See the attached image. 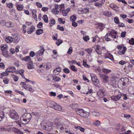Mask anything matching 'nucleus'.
Masks as SVG:
<instances>
[{"label": "nucleus", "instance_id": "nucleus-54", "mask_svg": "<svg viewBox=\"0 0 134 134\" xmlns=\"http://www.w3.org/2000/svg\"><path fill=\"white\" fill-rule=\"evenodd\" d=\"M9 81L8 79L7 78H4L3 82L5 84H7L8 83Z\"/></svg>", "mask_w": 134, "mask_h": 134}, {"label": "nucleus", "instance_id": "nucleus-28", "mask_svg": "<svg viewBox=\"0 0 134 134\" xmlns=\"http://www.w3.org/2000/svg\"><path fill=\"white\" fill-rule=\"evenodd\" d=\"M16 7L17 9L18 10L21 11L22 10L23 7L21 5L18 4H16Z\"/></svg>", "mask_w": 134, "mask_h": 134}, {"label": "nucleus", "instance_id": "nucleus-59", "mask_svg": "<svg viewBox=\"0 0 134 134\" xmlns=\"http://www.w3.org/2000/svg\"><path fill=\"white\" fill-rule=\"evenodd\" d=\"M53 40H57V37L58 36V34L55 33L54 34V35H53Z\"/></svg>", "mask_w": 134, "mask_h": 134}, {"label": "nucleus", "instance_id": "nucleus-19", "mask_svg": "<svg viewBox=\"0 0 134 134\" xmlns=\"http://www.w3.org/2000/svg\"><path fill=\"white\" fill-rule=\"evenodd\" d=\"M128 91L129 93L134 95V88L132 87H130L128 89Z\"/></svg>", "mask_w": 134, "mask_h": 134}, {"label": "nucleus", "instance_id": "nucleus-37", "mask_svg": "<svg viewBox=\"0 0 134 134\" xmlns=\"http://www.w3.org/2000/svg\"><path fill=\"white\" fill-rule=\"evenodd\" d=\"M94 83L96 86H99V82L98 80L97 79L94 82Z\"/></svg>", "mask_w": 134, "mask_h": 134}, {"label": "nucleus", "instance_id": "nucleus-5", "mask_svg": "<svg viewBox=\"0 0 134 134\" xmlns=\"http://www.w3.org/2000/svg\"><path fill=\"white\" fill-rule=\"evenodd\" d=\"M44 49L43 47H42L40 48V50L36 53V57H40L44 53Z\"/></svg>", "mask_w": 134, "mask_h": 134}, {"label": "nucleus", "instance_id": "nucleus-46", "mask_svg": "<svg viewBox=\"0 0 134 134\" xmlns=\"http://www.w3.org/2000/svg\"><path fill=\"white\" fill-rule=\"evenodd\" d=\"M93 49L91 48L89 49H86L85 50V51L87 52L88 53L90 54H91L92 52V51Z\"/></svg>", "mask_w": 134, "mask_h": 134}, {"label": "nucleus", "instance_id": "nucleus-35", "mask_svg": "<svg viewBox=\"0 0 134 134\" xmlns=\"http://www.w3.org/2000/svg\"><path fill=\"white\" fill-rule=\"evenodd\" d=\"M75 129L80 130L82 132H83L84 131L85 129L84 128L80 126H75Z\"/></svg>", "mask_w": 134, "mask_h": 134}, {"label": "nucleus", "instance_id": "nucleus-17", "mask_svg": "<svg viewBox=\"0 0 134 134\" xmlns=\"http://www.w3.org/2000/svg\"><path fill=\"white\" fill-rule=\"evenodd\" d=\"M20 58L22 60L25 62H29L31 60V58L29 56H25L24 57H20Z\"/></svg>", "mask_w": 134, "mask_h": 134}, {"label": "nucleus", "instance_id": "nucleus-29", "mask_svg": "<svg viewBox=\"0 0 134 134\" xmlns=\"http://www.w3.org/2000/svg\"><path fill=\"white\" fill-rule=\"evenodd\" d=\"M24 72V70H20L18 71V73L21 75L23 78H25V77L23 75V73Z\"/></svg>", "mask_w": 134, "mask_h": 134}, {"label": "nucleus", "instance_id": "nucleus-4", "mask_svg": "<svg viewBox=\"0 0 134 134\" xmlns=\"http://www.w3.org/2000/svg\"><path fill=\"white\" fill-rule=\"evenodd\" d=\"M20 85L25 89L31 92L32 90V87L31 86L29 85L26 84L25 82H21Z\"/></svg>", "mask_w": 134, "mask_h": 134}, {"label": "nucleus", "instance_id": "nucleus-3", "mask_svg": "<svg viewBox=\"0 0 134 134\" xmlns=\"http://www.w3.org/2000/svg\"><path fill=\"white\" fill-rule=\"evenodd\" d=\"M98 75L100 79L102 80L103 83H107L109 81V77L108 76L100 74H99Z\"/></svg>", "mask_w": 134, "mask_h": 134}, {"label": "nucleus", "instance_id": "nucleus-53", "mask_svg": "<svg viewBox=\"0 0 134 134\" xmlns=\"http://www.w3.org/2000/svg\"><path fill=\"white\" fill-rule=\"evenodd\" d=\"M48 128L46 129V130H47L48 131H52V130L53 129H52V126L51 125H49L48 126Z\"/></svg>", "mask_w": 134, "mask_h": 134}, {"label": "nucleus", "instance_id": "nucleus-47", "mask_svg": "<svg viewBox=\"0 0 134 134\" xmlns=\"http://www.w3.org/2000/svg\"><path fill=\"white\" fill-rule=\"evenodd\" d=\"M83 65L84 66L87 68H89L90 67V66L89 65L87 64L85 61L83 60Z\"/></svg>", "mask_w": 134, "mask_h": 134}, {"label": "nucleus", "instance_id": "nucleus-1", "mask_svg": "<svg viewBox=\"0 0 134 134\" xmlns=\"http://www.w3.org/2000/svg\"><path fill=\"white\" fill-rule=\"evenodd\" d=\"M31 118V115L29 113H25L20 118V122L23 124H27L30 121Z\"/></svg>", "mask_w": 134, "mask_h": 134}, {"label": "nucleus", "instance_id": "nucleus-34", "mask_svg": "<svg viewBox=\"0 0 134 134\" xmlns=\"http://www.w3.org/2000/svg\"><path fill=\"white\" fill-rule=\"evenodd\" d=\"M80 11L82 14L86 13L88 11V9L87 8H85L81 10Z\"/></svg>", "mask_w": 134, "mask_h": 134}, {"label": "nucleus", "instance_id": "nucleus-57", "mask_svg": "<svg viewBox=\"0 0 134 134\" xmlns=\"http://www.w3.org/2000/svg\"><path fill=\"white\" fill-rule=\"evenodd\" d=\"M95 5L98 7H101L102 6V3H99L98 2H96L95 4Z\"/></svg>", "mask_w": 134, "mask_h": 134}, {"label": "nucleus", "instance_id": "nucleus-22", "mask_svg": "<svg viewBox=\"0 0 134 134\" xmlns=\"http://www.w3.org/2000/svg\"><path fill=\"white\" fill-rule=\"evenodd\" d=\"M108 58L111 59V60H113L114 58L113 55L110 53L107 54L105 57V58Z\"/></svg>", "mask_w": 134, "mask_h": 134}, {"label": "nucleus", "instance_id": "nucleus-43", "mask_svg": "<svg viewBox=\"0 0 134 134\" xmlns=\"http://www.w3.org/2000/svg\"><path fill=\"white\" fill-rule=\"evenodd\" d=\"M8 75H7L6 74V71L5 72H3L1 73L0 75V78H2L3 76H7Z\"/></svg>", "mask_w": 134, "mask_h": 134}, {"label": "nucleus", "instance_id": "nucleus-18", "mask_svg": "<svg viewBox=\"0 0 134 134\" xmlns=\"http://www.w3.org/2000/svg\"><path fill=\"white\" fill-rule=\"evenodd\" d=\"M75 111L78 115H80L81 116L83 112H84L83 110L79 109H75Z\"/></svg>", "mask_w": 134, "mask_h": 134}, {"label": "nucleus", "instance_id": "nucleus-63", "mask_svg": "<svg viewBox=\"0 0 134 134\" xmlns=\"http://www.w3.org/2000/svg\"><path fill=\"white\" fill-rule=\"evenodd\" d=\"M126 31H124L121 32V37H124L125 36L126 34Z\"/></svg>", "mask_w": 134, "mask_h": 134}, {"label": "nucleus", "instance_id": "nucleus-38", "mask_svg": "<svg viewBox=\"0 0 134 134\" xmlns=\"http://www.w3.org/2000/svg\"><path fill=\"white\" fill-rule=\"evenodd\" d=\"M51 67V64L49 62H47L46 64V69L48 70Z\"/></svg>", "mask_w": 134, "mask_h": 134}, {"label": "nucleus", "instance_id": "nucleus-52", "mask_svg": "<svg viewBox=\"0 0 134 134\" xmlns=\"http://www.w3.org/2000/svg\"><path fill=\"white\" fill-rule=\"evenodd\" d=\"M129 42L130 44L133 45L134 44V39L132 38L129 40Z\"/></svg>", "mask_w": 134, "mask_h": 134}, {"label": "nucleus", "instance_id": "nucleus-20", "mask_svg": "<svg viewBox=\"0 0 134 134\" xmlns=\"http://www.w3.org/2000/svg\"><path fill=\"white\" fill-rule=\"evenodd\" d=\"M5 117L4 112L2 110H0V121H1Z\"/></svg>", "mask_w": 134, "mask_h": 134}, {"label": "nucleus", "instance_id": "nucleus-33", "mask_svg": "<svg viewBox=\"0 0 134 134\" xmlns=\"http://www.w3.org/2000/svg\"><path fill=\"white\" fill-rule=\"evenodd\" d=\"M43 32V30L42 29H38L36 32V33L38 35H40Z\"/></svg>", "mask_w": 134, "mask_h": 134}, {"label": "nucleus", "instance_id": "nucleus-48", "mask_svg": "<svg viewBox=\"0 0 134 134\" xmlns=\"http://www.w3.org/2000/svg\"><path fill=\"white\" fill-rule=\"evenodd\" d=\"M98 27L101 29L104 27V24L102 23H99L97 24Z\"/></svg>", "mask_w": 134, "mask_h": 134}, {"label": "nucleus", "instance_id": "nucleus-49", "mask_svg": "<svg viewBox=\"0 0 134 134\" xmlns=\"http://www.w3.org/2000/svg\"><path fill=\"white\" fill-rule=\"evenodd\" d=\"M29 55L31 57H33L35 55L36 56V53H35L34 52L32 51L30 52Z\"/></svg>", "mask_w": 134, "mask_h": 134}, {"label": "nucleus", "instance_id": "nucleus-64", "mask_svg": "<svg viewBox=\"0 0 134 134\" xmlns=\"http://www.w3.org/2000/svg\"><path fill=\"white\" fill-rule=\"evenodd\" d=\"M43 23L41 22H40L37 25V27L38 28H41L42 26Z\"/></svg>", "mask_w": 134, "mask_h": 134}, {"label": "nucleus", "instance_id": "nucleus-9", "mask_svg": "<svg viewBox=\"0 0 134 134\" xmlns=\"http://www.w3.org/2000/svg\"><path fill=\"white\" fill-rule=\"evenodd\" d=\"M104 90L102 89H100L97 92V94L100 98L103 97L104 94Z\"/></svg>", "mask_w": 134, "mask_h": 134}, {"label": "nucleus", "instance_id": "nucleus-15", "mask_svg": "<svg viewBox=\"0 0 134 134\" xmlns=\"http://www.w3.org/2000/svg\"><path fill=\"white\" fill-rule=\"evenodd\" d=\"M129 80L127 77H125L121 79V81L122 82V84L123 86H125L126 83L129 81Z\"/></svg>", "mask_w": 134, "mask_h": 134}, {"label": "nucleus", "instance_id": "nucleus-44", "mask_svg": "<svg viewBox=\"0 0 134 134\" xmlns=\"http://www.w3.org/2000/svg\"><path fill=\"white\" fill-rule=\"evenodd\" d=\"M41 128L43 130H46V129H47L48 128V125L46 126L44 125L43 124H41Z\"/></svg>", "mask_w": 134, "mask_h": 134}, {"label": "nucleus", "instance_id": "nucleus-36", "mask_svg": "<svg viewBox=\"0 0 134 134\" xmlns=\"http://www.w3.org/2000/svg\"><path fill=\"white\" fill-rule=\"evenodd\" d=\"M42 18L44 21L46 23H47L48 21V17L46 15H44L43 17Z\"/></svg>", "mask_w": 134, "mask_h": 134}, {"label": "nucleus", "instance_id": "nucleus-27", "mask_svg": "<svg viewBox=\"0 0 134 134\" xmlns=\"http://www.w3.org/2000/svg\"><path fill=\"white\" fill-rule=\"evenodd\" d=\"M76 15H71L70 17V20L73 22L76 21Z\"/></svg>", "mask_w": 134, "mask_h": 134}, {"label": "nucleus", "instance_id": "nucleus-30", "mask_svg": "<svg viewBox=\"0 0 134 134\" xmlns=\"http://www.w3.org/2000/svg\"><path fill=\"white\" fill-rule=\"evenodd\" d=\"M27 66L28 68L29 69H32L34 68L33 64L31 62L28 63Z\"/></svg>", "mask_w": 134, "mask_h": 134}, {"label": "nucleus", "instance_id": "nucleus-6", "mask_svg": "<svg viewBox=\"0 0 134 134\" xmlns=\"http://www.w3.org/2000/svg\"><path fill=\"white\" fill-rule=\"evenodd\" d=\"M58 5L57 4H54V8H53L52 10V13L57 15L59 13V11L58 10Z\"/></svg>", "mask_w": 134, "mask_h": 134}, {"label": "nucleus", "instance_id": "nucleus-12", "mask_svg": "<svg viewBox=\"0 0 134 134\" xmlns=\"http://www.w3.org/2000/svg\"><path fill=\"white\" fill-rule=\"evenodd\" d=\"M13 41L15 43H17L19 41L20 38L16 35H15L13 36Z\"/></svg>", "mask_w": 134, "mask_h": 134}, {"label": "nucleus", "instance_id": "nucleus-16", "mask_svg": "<svg viewBox=\"0 0 134 134\" xmlns=\"http://www.w3.org/2000/svg\"><path fill=\"white\" fill-rule=\"evenodd\" d=\"M121 109L124 110H125L129 108V104L126 102H124L122 105Z\"/></svg>", "mask_w": 134, "mask_h": 134}, {"label": "nucleus", "instance_id": "nucleus-21", "mask_svg": "<svg viewBox=\"0 0 134 134\" xmlns=\"http://www.w3.org/2000/svg\"><path fill=\"white\" fill-rule=\"evenodd\" d=\"M8 48V46L6 44H3L1 46V49L2 51H7L6 50Z\"/></svg>", "mask_w": 134, "mask_h": 134}, {"label": "nucleus", "instance_id": "nucleus-23", "mask_svg": "<svg viewBox=\"0 0 134 134\" xmlns=\"http://www.w3.org/2000/svg\"><path fill=\"white\" fill-rule=\"evenodd\" d=\"M82 114L81 116L85 117L87 118L88 116L89 115V113L87 112H86L85 111H83Z\"/></svg>", "mask_w": 134, "mask_h": 134}, {"label": "nucleus", "instance_id": "nucleus-14", "mask_svg": "<svg viewBox=\"0 0 134 134\" xmlns=\"http://www.w3.org/2000/svg\"><path fill=\"white\" fill-rule=\"evenodd\" d=\"M5 26L8 27H13L14 25L13 22L8 21L6 22Z\"/></svg>", "mask_w": 134, "mask_h": 134}, {"label": "nucleus", "instance_id": "nucleus-41", "mask_svg": "<svg viewBox=\"0 0 134 134\" xmlns=\"http://www.w3.org/2000/svg\"><path fill=\"white\" fill-rule=\"evenodd\" d=\"M59 12L61 13L64 16H66L67 14V13L64 10L60 11V12Z\"/></svg>", "mask_w": 134, "mask_h": 134}, {"label": "nucleus", "instance_id": "nucleus-51", "mask_svg": "<svg viewBox=\"0 0 134 134\" xmlns=\"http://www.w3.org/2000/svg\"><path fill=\"white\" fill-rule=\"evenodd\" d=\"M63 71L66 74H68L69 73V70L67 68H65L63 69Z\"/></svg>", "mask_w": 134, "mask_h": 134}, {"label": "nucleus", "instance_id": "nucleus-42", "mask_svg": "<svg viewBox=\"0 0 134 134\" xmlns=\"http://www.w3.org/2000/svg\"><path fill=\"white\" fill-rule=\"evenodd\" d=\"M109 35L107 34L104 37L105 39V40L106 41H108L111 40V39L109 37Z\"/></svg>", "mask_w": 134, "mask_h": 134}, {"label": "nucleus", "instance_id": "nucleus-45", "mask_svg": "<svg viewBox=\"0 0 134 134\" xmlns=\"http://www.w3.org/2000/svg\"><path fill=\"white\" fill-rule=\"evenodd\" d=\"M8 3H7L6 4L7 5V7L8 8H12L13 7L14 5L12 3H10L9 4Z\"/></svg>", "mask_w": 134, "mask_h": 134}, {"label": "nucleus", "instance_id": "nucleus-32", "mask_svg": "<svg viewBox=\"0 0 134 134\" xmlns=\"http://www.w3.org/2000/svg\"><path fill=\"white\" fill-rule=\"evenodd\" d=\"M2 54L3 55L6 57H9L8 52L7 51H3L2 52Z\"/></svg>", "mask_w": 134, "mask_h": 134}, {"label": "nucleus", "instance_id": "nucleus-10", "mask_svg": "<svg viewBox=\"0 0 134 134\" xmlns=\"http://www.w3.org/2000/svg\"><path fill=\"white\" fill-rule=\"evenodd\" d=\"M35 28L34 26H31L27 29V33L29 34H31L35 30Z\"/></svg>", "mask_w": 134, "mask_h": 134}, {"label": "nucleus", "instance_id": "nucleus-25", "mask_svg": "<svg viewBox=\"0 0 134 134\" xmlns=\"http://www.w3.org/2000/svg\"><path fill=\"white\" fill-rule=\"evenodd\" d=\"M9 129L7 128L6 127L1 126L0 128V130L1 131L3 132L4 131H9Z\"/></svg>", "mask_w": 134, "mask_h": 134}, {"label": "nucleus", "instance_id": "nucleus-8", "mask_svg": "<svg viewBox=\"0 0 134 134\" xmlns=\"http://www.w3.org/2000/svg\"><path fill=\"white\" fill-rule=\"evenodd\" d=\"M8 69L9 70H8V69H7L6 70V72L7 75H8L9 72H15L16 70L15 68L13 66L9 67Z\"/></svg>", "mask_w": 134, "mask_h": 134}, {"label": "nucleus", "instance_id": "nucleus-2", "mask_svg": "<svg viewBox=\"0 0 134 134\" xmlns=\"http://www.w3.org/2000/svg\"><path fill=\"white\" fill-rule=\"evenodd\" d=\"M9 115L10 118L14 120H17L19 118L18 114L14 110H10L9 111Z\"/></svg>", "mask_w": 134, "mask_h": 134}, {"label": "nucleus", "instance_id": "nucleus-58", "mask_svg": "<svg viewBox=\"0 0 134 134\" xmlns=\"http://www.w3.org/2000/svg\"><path fill=\"white\" fill-rule=\"evenodd\" d=\"M122 97L123 98V99L124 100H126L128 98L126 94H123L122 95Z\"/></svg>", "mask_w": 134, "mask_h": 134}, {"label": "nucleus", "instance_id": "nucleus-40", "mask_svg": "<svg viewBox=\"0 0 134 134\" xmlns=\"http://www.w3.org/2000/svg\"><path fill=\"white\" fill-rule=\"evenodd\" d=\"M100 124V122L99 120L95 121L93 122V124L95 126H99Z\"/></svg>", "mask_w": 134, "mask_h": 134}, {"label": "nucleus", "instance_id": "nucleus-31", "mask_svg": "<svg viewBox=\"0 0 134 134\" xmlns=\"http://www.w3.org/2000/svg\"><path fill=\"white\" fill-rule=\"evenodd\" d=\"M53 74L54 75H57L59 74V68H57L53 71Z\"/></svg>", "mask_w": 134, "mask_h": 134}, {"label": "nucleus", "instance_id": "nucleus-61", "mask_svg": "<svg viewBox=\"0 0 134 134\" xmlns=\"http://www.w3.org/2000/svg\"><path fill=\"white\" fill-rule=\"evenodd\" d=\"M15 91L16 92L19 93V94H21L22 96H24V93L21 91H20L18 90H16Z\"/></svg>", "mask_w": 134, "mask_h": 134}, {"label": "nucleus", "instance_id": "nucleus-7", "mask_svg": "<svg viewBox=\"0 0 134 134\" xmlns=\"http://www.w3.org/2000/svg\"><path fill=\"white\" fill-rule=\"evenodd\" d=\"M117 80L118 78L116 77H112L110 82V84L113 87L115 86L116 84V81Z\"/></svg>", "mask_w": 134, "mask_h": 134}, {"label": "nucleus", "instance_id": "nucleus-24", "mask_svg": "<svg viewBox=\"0 0 134 134\" xmlns=\"http://www.w3.org/2000/svg\"><path fill=\"white\" fill-rule=\"evenodd\" d=\"M53 104V105L51 107L55 110H59V107L58 104L54 103Z\"/></svg>", "mask_w": 134, "mask_h": 134}, {"label": "nucleus", "instance_id": "nucleus-62", "mask_svg": "<svg viewBox=\"0 0 134 134\" xmlns=\"http://www.w3.org/2000/svg\"><path fill=\"white\" fill-rule=\"evenodd\" d=\"M83 40L86 42H87L89 39V37L88 36H86L83 38Z\"/></svg>", "mask_w": 134, "mask_h": 134}, {"label": "nucleus", "instance_id": "nucleus-26", "mask_svg": "<svg viewBox=\"0 0 134 134\" xmlns=\"http://www.w3.org/2000/svg\"><path fill=\"white\" fill-rule=\"evenodd\" d=\"M102 71L104 73L108 74L110 73L111 71V70H108L105 68H102Z\"/></svg>", "mask_w": 134, "mask_h": 134}, {"label": "nucleus", "instance_id": "nucleus-39", "mask_svg": "<svg viewBox=\"0 0 134 134\" xmlns=\"http://www.w3.org/2000/svg\"><path fill=\"white\" fill-rule=\"evenodd\" d=\"M70 68L71 70L74 71L76 72L77 71V68L73 65H72L70 66Z\"/></svg>", "mask_w": 134, "mask_h": 134}, {"label": "nucleus", "instance_id": "nucleus-11", "mask_svg": "<svg viewBox=\"0 0 134 134\" xmlns=\"http://www.w3.org/2000/svg\"><path fill=\"white\" fill-rule=\"evenodd\" d=\"M109 37H111L112 38H116V32L114 31H111L110 32L107 34Z\"/></svg>", "mask_w": 134, "mask_h": 134}, {"label": "nucleus", "instance_id": "nucleus-13", "mask_svg": "<svg viewBox=\"0 0 134 134\" xmlns=\"http://www.w3.org/2000/svg\"><path fill=\"white\" fill-rule=\"evenodd\" d=\"M13 41V38L11 37H7L5 39V41L8 43H10Z\"/></svg>", "mask_w": 134, "mask_h": 134}, {"label": "nucleus", "instance_id": "nucleus-56", "mask_svg": "<svg viewBox=\"0 0 134 134\" xmlns=\"http://www.w3.org/2000/svg\"><path fill=\"white\" fill-rule=\"evenodd\" d=\"M6 22H5V20H1L0 21V24L2 26H4L6 24Z\"/></svg>", "mask_w": 134, "mask_h": 134}, {"label": "nucleus", "instance_id": "nucleus-50", "mask_svg": "<svg viewBox=\"0 0 134 134\" xmlns=\"http://www.w3.org/2000/svg\"><path fill=\"white\" fill-rule=\"evenodd\" d=\"M114 22L116 24L119 23V21L118 18L117 17H115L114 18Z\"/></svg>", "mask_w": 134, "mask_h": 134}, {"label": "nucleus", "instance_id": "nucleus-60", "mask_svg": "<svg viewBox=\"0 0 134 134\" xmlns=\"http://www.w3.org/2000/svg\"><path fill=\"white\" fill-rule=\"evenodd\" d=\"M60 10H64L65 8H64V4H61L60 5Z\"/></svg>", "mask_w": 134, "mask_h": 134}, {"label": "nucleus", "instance_id": "nucleus-55", "mask_svg": "<svg viewBox=\"0 0 134 134\" xmlns=\"http://www.w3.org/2000/svg\"><path fill=\"white\" fill-rule=\"evenodd\" d=\"M53 79L56 81H59V77L56 75L54 76L53 77Z\"/></svg>", "mask_w": 134, "mask_h": 134}]
</instances>
